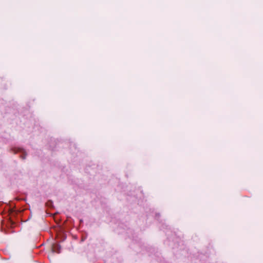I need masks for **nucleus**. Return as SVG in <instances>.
<instances>
[{"label": "nucleus", "instance_id": "1", "mask_svg": "<svg viewBox=\"0 0 263 263\" xmlns=\"http://www.w3.org/2000/svg\"><path fill=\"white\" fill-rule=\"evenodd\" d=\"M53 249L54 251H55V248H54Z\"/></svg>", "mask_w": 263, "mask_h": 263}]
</instances>
